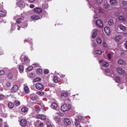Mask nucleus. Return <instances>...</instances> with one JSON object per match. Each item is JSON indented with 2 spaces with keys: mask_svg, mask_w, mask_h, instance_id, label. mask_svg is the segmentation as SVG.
<instances>
[{
  "mask_svg": "<svg viewBox=\"0 0 127 127\" xmlns=\"http://www.w3.org/2000/svg\"><path fill=\"white\" fill-rule=\"evenodd\" d=\"M70 108L71 106L70 105L64 104L61 106V110L63 111H68Z\"/></svg>",
  "mask_w": 127,
  "mask_h": 127,
  "instance_id": "obj_1",
  "label": "nucleus"
},
{
  "mask_svg": "<svg viewBox=\"0 0 127 127\" xmlns=\"http://www.w3.org/2000/svg\"><path fill=\"white\" fill-rule=\"evenodd\" d=\"M94 11L95 13L97 14H101L103 12V11L101 8L99 7L96 8L95 7H94Z\"/></svg>",
  "mask_w": 127,
  "mask_h": 127,
  "instance_id": "obj_2",
  "label": "nucleus"
},
{
  "mask_svg": "<svg viewBox=\"0 0 127 127\" xmlns=\"http://www.w3.org/2000/svg\"><path fill=\"white\" fill-rule=\"evenodd\" d=\"M96 24L100 28L102 27L103 26L102 21L100 19H98L96 21Z\"/></svg>",
  "mask_w": 127,
  "mask_h": 127,
  "instance_id": "obj_3",
  "label": "nucleus"
},
{
  "mask_svg": "<svg viewBox=\"0 0 127 127\" xmlns=\"http://www.w3.org/2000/svg\"><path fill=\"white\" fill-rule=\"evenodd\" d=\"M18 86L16 85H14L11 89V93H14L16 92L18 90Z\"/></svg>",
  "mask_w": 127,
  "mask_h": 127,
  "instance_id": "obj_4",
  "label": "nucleus"
},
{
  "mask_svg": "<svg viewBox=\"0 0 127 127\" xmlns=\"http://www.w3.org/2000/svg\"><path fill=\"white\" fill-rule=\"evenodd\" d=\"M117 72L120 74H122L124 75H125L126 74V73L124 71L120 68H117Z\"/></svg>",
  "mask_w": 127,
  "mask_h": 127,
  "instance_id": "obj_5",
  "label": "nucleus"
},
{
  "mask_svg": "<svg viewBox=\"0 0 127 127\" xmlns=\"http://www.w3.org/2000/svg\"><path fill=\"white\" fill-rule=\"evenodd\" d=\"M34 12L37 13H41L42 11V10L38 7H36L34 8L33 9Z\"/></svg>",
  "mask_w": 127,
  "mask_h": 127,
  "instance_id": "obj_6",
  "label": "nucleus"
},
{
  "mask_svg": "<svg viewBox=\"0 0 127 127\" xmlns=\"http://www.w3.org/2000/svg\"><path fill=\"white\" fill-rule=\"evenodd\" d=\"M5 107L3 104H0V111L2 112H4L5 111Z\"/></svg>",
  "mask_w": 127,
  "mask_h": 127,
  "instance_id": "obj_7",
  "label": "nucleus"
},
{
  "mask_svg": "<svg viewBox=\"0 0 127 127\" xmlns=\"http://www.w3.org/2000/svg\"><path fill=\"white\" fill-rule=\"evenodd\" d=\"M21 126L22 127H25L26 125L27 122L25 119H22L20 121Z\"/></svg>",
  "mask_w": 127,
  "mask_h": 127,
  "instance_id": "obj_8",
  "label": "nucleus"
},
{
  "mask_svg": "<svg viewBox=\"0 0 127 127\" xmlns=\"http://www.w3.org/2000/svg\"><path fill=\"white\" fill-rule=\"evenodd\" d=\"M36 117L38 119L43 120H45L46 118V116L42 114L37 115L36 116Z\"/></svg>",
  "mask_w": 127,
  "mask_h": 127,
  "instance_id": "obj_9",
  "label": "nucleus"
},
{
  "mask_svg": "<svg viewBox=\"0 0 127 127\" xmlns=\"http://www.w3.org/2000/svg\"><path fill=\"white\" fill-rule=\"evenodd\" d=\"M104 31L108 35L111 32L110 29L107 27H106L104 28Z\"/></svg>",
  "mask_w": 127,
  "mask_h": 127,
  "instance_id": "obj_10",
  "label": "nucleus"
},
{
  "mask_svg": "<svg viewBox=\"0 0 127 127\" xmlns=\"http://www.w3.org/2000/svg\"><path fill=\"white\" fill-rule=\"evenodd\" d=\"M35 87L36 88L38 89H42L43 88L42 85L39 83H37L36 84Z\"/></svg>",
  "mask_w": 127,
  "mask_h": 127,
  "instance_id": "obj_11",
  "label": "nucleus"
},
{
  "mask_svg": "<svg viewBox=\"0 0 127 127\" xmlns=\"http://www.w3.org/2000/svg\"><path fill=\"white\" fill-rule=\"evenodd\" d=\"M64 124L66 125H68L70 124L71 123L70 120L68 118H65L64 119Z\"/></svg>",
  "mask_w": 127,
  "mask_h": 127,
  "instance_id": "obj_12",
  "label": "nucleus"
},
{
  "mask_svg": "<svg viewBox=\"0 0 127 127\" xmlns=\"http://www.w3.org/2000/svg\"><path fill=\"white\" fill-rule=\"evenodd\" d=\"M118 64L120 65H124L126 63L124 61L120 59L118 61Z\"/></svg>",
  "mask_w": 127,
  "mask_h": 127,
  "instance_id": "obj_13",
  "label": "nucleus"
},
{
  "mask_svg": "<svg viewBox=\"0 0 127 127\" xmlns=\"http://www.w3.org/2000/svg\"><path fill=\"white\" fill-rule=\"evenodd\" d=\"M110 3L111 5L115 6L117 4V1L116 0H110Z\"/></svg>",
  "mask_w": 127,
  "mask_h": 127,
  "instance_id": "obj_14",
  "label": "nucleus"
},
{
  "mask_svg": "<svg viewBox=\"0 0 127 127\" xmlns=\"http://www.w3.org/2000/svg\"><path fill=\"white\" fill-rule=\"evenodd\" d=\"M17 4L21 7H24L25 5V3L22 1H20L17 2Z\"/></svg>",
  "mask_w": 127,
  "mask_h": 127,
  "instance_id": "obj_15",
  "label": "nucleus"
},
{
  "mask_svg": "<svg viewBox=\"0 0 127 127\" xmlns=\"http://www.w3.org/2000/svg\"><path fill=\"white\" fill-rule=\"evenodd\" d=\"M118 27L122 31H125L126 29V27L122 24H120L118 26Z\"/></svg>",
  "mask_w": 127,
  "mask_h": 127,
  "instance_id": "obj_16",
  "label": "nucleus"
},
{
  "mask_svg": "<svg viewBox=\"0 0 127 127\" xmlns=\"http://www.w3.org/2000/svg\"><path fill=\"white\" fill-rule=\"evenodd\" d=\"M58 107V105L57 103L54 102L51 105V108L54 109H56Z\"/></svg>",
  "mask_w": 127,
  "mask_h": 127,
  "instance_id": "obj_17",
  "label": "nucleus"
},
{
  "mask_svg": "<svg viewBox=\"0 0 127 127\" xmlns=\"http://www.w3.org/2000/svg\"><path fill=\"white\" fill-rule=\"evenodd\" d=\"M6 11H0V16L1 17H3L6 15Z\"/></svg>",
  "mask_w": 127,
  "mask_h": 127,
  "instance_id": "obj_18",
  "label": "nucleus"
},
{
  "mask_svg": "<svg viewBox=\"0 0 127 127\" xmlns=\"http://www.w3.org/2000/svg\"><path fill=\"white\" fill-rule=\"evenodd\" d=\"M122 38V37L120 35H118L116 36L115 40L117 41H118Z\"/></svg>",
  "mask_w": 127,
  "mask_h": 127,
  "instance_id": "obj_19",
  "label": "nucleus"
},
{
  "mask_svg": "<svg viewBox=\"0 0 127 127\" xmlns=\"http://www.w3.org/2000/svg\"><path fill=\"white\" fill-rule=\"evenodd\" d=\"M97 30L95 29L94 30V32L92 35V37L93 38H95L97 35Z\"/></svg>",
  "mask_w": 127,
  "mask_h": 127,
  "instance_id": "obj_20",
  "label": "nucleus"
},
{
  "mask_svg": "<svg viewBox=\"0 0 127 127\" xmlns=\"http://www.w3.org/2000/svg\"><path fill=\"white\" fill-rule=\"evenodd\" d=\"M31 18L33 19L37 20L39 19V16L37 15H34L32 16L31 17Z\"/></svg>",
  "mask_w": 127,
  "mask_h": 127,
  "instance_id": "obj_21",
  "label": "nucleus"
},
{
  "mask_svg": "<svg viewBox=\"0 0 127 127\" xmlns=\"http://www.w3.org/2000/svg\"><path fill=\"white\" fill-rule=\"evenodd\" d=\"M8 106L9 108H12L14 106V104L11 102H10L8 103Z\"/></svg>",
  "mask_w": 127,
  "mask_h": 127,
  "instance_id": "obj_22",
  "label": "nucleus"
},
{
  "mask_svg": "<svg viewBox=\"0 0 127 127\" xmlns=\"http://www.w3.org/2000/svg\"><path fill=\"white\" fill-rule=\"evenodd\" d=\"M18 67L20 73H21L24 70L23 66L22 65H19Z\"/></svg>",
  "mask_w": 127,
  "mask_h": 127,
  "instance_id": "obj_23",
  "label": "nucleus"
},
{
  "mask_svg": "<svg viewBox=\"0 0 127 127\" xmlns=\"http://www.w3.org/2000/svg\"><path fill=\"white\" fill-rule=\"evenodd\" d=\"M118 18L121 21H126V19L125 18V17L122 16H120Z\"/></svg>",
  "mask_w": 127,
  "mask_h": 127,
  "instance_id": "obj_24",
  "label": "nucleus"
},
{
  "mask_svg": "<svg viewBox=\"0 0 127 127\" xmlns=\"http://www.w3.org/2000/svg\"><path fill=\"white\" fill-rule=\"evenodd\" d=\"M25 62L26 63H29L30 61L29 59L27 57L25 56H24L23 57Z\"/></svg>",
  "mask_w": 127,
  "mask_h": 127,
  "instance_id": "obj_25",
  "label": "nucleus"
},
{
  "mask_svg": "<svg viewBox=\"0 0 127 127\" xmlns=\"http://www.w3.org/2000/svg\"><path fill=\"white\" fill-rule=\"evenodd\" d=\"M68 93L67 92H64L61 93V95L62 96H64L65 97H67V96Z\"/></svg>",
  "mask_w": 127,
  "mask_h": 127,
  "instance_id": "obj_26",
  "label": "nucleus"
},
{
  "mask_svg": "<svg viewBox=\"0 0 127 127\" xmlns=\"http://www.w3.org/2000/svg\"><path fill=\"white\" fill-rule=\"evenodd\" d=\"M96 42L98 44H100L102 42V40L100 38L98 37L97 39Z\"/></svg>",
  "mask_w": 127,
  "mask_h": 127,
  "instance_id": "obj_27",
  "label": "nucleus"
},
{
  "mask_svg": "<svg viewBox=\"0 0 127 127\" xmlns=\"http://www.w3.org/2000/svg\"><path fill=\"white\" fill-rule=\"evenodd\" d=\"M30 98L32 100H34L36 98V95H31Z\"/></svg>",
  "mask_w": 127,
  "mask_h": 127,
  "instance_id": "obj_28",
  "label": "nucleus"
},
{
  "mask_svg": "<svg viewBox=\"0 0 127 127\" xmlns=\"http://www.w3.org/2000/svg\"><path fill=\"white\" fill-rule=\"evenodd\" d=\"M21 111L23 112H26L28 110V109L26 107H23L21 109Z\"/></svg>",
  "mask_w": 127,
  "mask_h": 127,
  "instance_id": "obj_29",
  "label": "nucleus"
},
{
  "mask_svg": "<svg viewBox=\"0 0 127 127\" xmlns=\"http://www.w3.org/2000/svg\"><path fill=\"white\" fill-rule=\"evenodd\" d=\"M7 77L9 79H11L13 77V75L11 73H9L8 74Z\"/></svg>",
  "mask_w": 127,
  "mask_h": 127,
  "instance_id": "obj_30",
  "label": "nucleus"
},
{
  "mask_svg": "<svg viewBox=\"0 0 127 127\" xmlns=\"http://www.w3.org/2000/svg\"><path fill=\"white\" fill-rule=\"evenodd\" d=\"M11 85V83L9 81H7L6 82L5 86L7 87H10Z\"/></svg>",
  "mask_w": 127,
  "mask_h": 127,
  "instance_id": "obj_31",
  "label": "nucleus"
},
{
  "mask_svg": "<svg viewBox=\"0 0 127 127\" xmlns=\"http://www.w3.org/2000/svg\"><path fill=\"white\" fill-rule=\"evenodd\" d=\"M95 53L98 55H101L102 53V52L100 50H97L95 51Z\"/></svg>",
  "mask_w": 127,
  "mask_h": 127,
  "instance_id": "obj_32",
  "label": "nucleus"
},
{
  "mask_svg": "<svg viewBox=\"0 0 127 127\" xmlns=\"http://www.w3.org/2000/svg\"><path fill=\"white\" fill-rule=\"evenodd\" d=\"M103 66L105 67H107L109 65L106 62H104L102 64Z\"/></svg>",
  "mask_w": 127,
  "mask_h": 127,
  "instance_id": "obj_33",
  "label": "nucleus"
},
{
  "mask_svg": "<svg viewBox=\"0 0 127 127\" xmlns=\"http://www.w3.org/2000/svg\"><path fill=\"white\" fill-rule=\"evenodd\" d=\"M54 119L55 121H56L57 123L58 122L61 121V119L59 118H58L57 117H54Z\"/></svg>",
  "mask_w": 127,
  "mask_h": 127,
  "instance_id": "obj_34",
  "label": "nucleus"
},
{
  "mask_svg": "<svg viewBox=\"0 0 127 127\" xmlns=\"http://www.w3.org/2000/svg\"><path fill=\"white\" fill-rule=\"evenodd\" d=\"M36 72L37 74H40L42 72V70L40 68H38L36 70Z\"/></svg>",
  "mask_w": 127,
  "mask_h": 127,
  "instance_id": "obj_35",
  "label": "nucleus"
},
{
  "mask_svg": "<svg viewBox=\"0 0 127 127\" xmlns=\"http://www.w3.org/2000/svg\"><path fill=\"white\" fill-rule=\"evenodd\" d=\"M14 103L16 105L18 106L20 105V102L18 101H15L14 102Z\"/></svg>",
  "mask_w": 127,
  "mask_h": 127,
  "instance_id": "obj_36",
  "label": "nucleus"
},
{
  "mask_svg": "<svg viewBox=\"0 0 127 127\" xmlns=\"http://www.w3.org/2000/svg\"><path fill=\"white\" fill-rule=\"evenodd\" d=\"M24 90L26 93H27L29 92V88L27 86H25L24 87Z\"/></svg>",
  "mask_w": 127,
  "mask_h": 127,
  "instance_id": "obj_37",
  "label": "nucleus"
},
{
  "mask_svg": "<svg viewBox=\"0 0 127 127\" xmlns=\"http://www.w3.org/2000/svg\"><path fill=\"white\" fill-rule=\"evenodd\" d=\"M115 80L117 83H119L120 81V79L119 77H116L115 79Z\"/></svg>",
  "mask_w": 127,
  "mask_h": 127,
  "instance_id": "obj_38",
  "label": "nucleus"
},
{
  "mask_svg": "<svg viewBox=\"0 0 127 127\" xmlns=\"http://www.w3.org/2000/svg\"><path fill=\"white\" fill-rule=\"evenodd\" d=\"M37 94L38 95L40 96L43 95L44 94V92L39 91L37 92Z\"/></svg>",
  "mask_w": 127,
  "mask_h": 127,
  "instance_id": "obj_39",
  "label": "nucleus"
},
{
  "mask_svg": "<svg viewBox=\"0 0 127 127\" xmlns=\"http://www.w3.org/2000/svg\"><path fill=\"white\" fill-rule=\"evenodd\" d=\"M108 24L110 25H112L113 24V21L112 19H110L108 22Z\"/></svg>",
  "mask_w": 127,
  "mask_h": 127,
  "instance_id": "obj_40",
  "label": "nucleus"
},
{
  "mask_svg": "<svg viewBox=\"0 0 127 127\" xmlns=\"http://www.w3.org/2000/svg\"><path fill=\"white\" fill-rule=\"evenodd\" d=\"M42 7L44 9L47 8L48 7V4L47 3H45L42 5Z\"/></svg>",
  "mask_w": 127,
  "mask_h": 127,
  "instance_id": "obj_41",
  "label": "nucleus"
},
{
  "mask_svg": "<svg viewBox=\"0 0 127 127\" xmlns=\"http://www.w3.org/2000/svg\"><path fill=\"white\" fill-rule=\"evenodd\" d=\"M100 15V14H96L95 15H94V18L96 19L99 18V17Z\"/></svg>",
  "mask_w": 127,
  "mask_h": 127,
  "instance_id": "obj_42",
  "label": "nucleus"
},
{
  "mask_svg": "<svg viewBox=\"0 0 127 127\" xmlns=\"http://www.w3.org/2000/svg\"><path fill=\"white\" fill-rule=\"evenodd\" d=\"M40 80V78L37 77L33 81L34 82L39 81Z\"/></svg>",
  "mask_w": 127,
  "mask_h": 127,
  "instance_id": "obj_43",
  "label": "nucleus"
},
{
  "mask_svg": "<svg viewBox=\"0 0 127 127\" xmlns=\"http://www.w3.org/2000/svg\"><path fill=\"white\" fill-rule=\"evenodd\" d=\"M122 4L124 6H127V1L124 0L123 1Z\"/></svg>",
  "mask_w": 127,
  "mask_h": 127,
  "instance_id": "obj_44",
  "label": "nucleus"
},
{
  "mask_svg": "<svg viewBox=\"0 0 127 127\" xmlns=\"http://www.w3.org/2000/svg\"><path fill=\"white\" fill-rule=\"evenodd\" d=\"M46 123L47 127H53L51 125L50 123L49 122H46Z\"/></svg>",
  "mask_w": 127,
  "mask_h": 127,
  "instance_id": "obj_45",
  "label": "nucleus"
},
{
  "mask_svg": "<svg viewBox=\"0 0 127 127\" xmlns=\"http://www.w3.org/2000/svg\"><path fill=\"white\" fill-rule=\"evenodd\" d=\"M54 81L55 82L57 83L58 82V79L57 77V76H55L53 79Z\"/></svg>",
  "mask_w": 127,
  "mask_h": 127,
  "instance_id": "obj_46",
  "label": "nucleus"
},
{
  "mask_svg": "<svg viewBox=\"0 0 127 127\" xmlns=\"http://www.w3.org/2000/svg\"><path fill=\"white\" fill-rule=\"evenodd\" d=\"M22 20V19L21 18L18 19L17 20V23L18 24L20 23L21 22Z\"/></svg>",
  "mask_w": 127,
  "mask_h": 127,
  "instance_id": "obj_47",
  "label": "nucleus"
},
{
  "mask_svg": "<svg viewBox=\"0 0 127 127\" xmlns=\"http://www.w3.org/2000/svg\"><path fill=\"white\" fill-rule=\"evenodd\" d=\"M56 114L60 116H63L64 115V114L63 113L59 112L57 113Z\"/></svg>",
  "mask_w": 127,
  "mask_h": 127,
  "instance_id": "obj_48",
  "label": "nucleus"
},
{
  "mask_svg": "<svg viewBox=\"0 0 127 127\" xmlns=\"http://www.w3.org/2000/svg\"><path fill=\"white\" fill-rule=\"evenodd\" d=\"M4 97V96L2 94H0V100L3 99Z\"/></svg>",
  "mask_w": 127,
  "mask_h": 127,
  "instance_id": "obj_49",
  "label": "nucleus"
},
{
  "mask_svg": "<svg viewBox=\"0 0 127 127\" xmlns=\"http://www.w3.org/2000/svg\"><path fill=\"white\" fill-rule=\"evenodd\" d=\"M4 73V71L3 70H0V76L3 74Z\"/></svg>",
  "mask_w": 127,
  "mask_h": 127,
  "instance_id": "obj_50",
  "label": "nucleus"
},
{
  "mask_svg": "<svg viewBox=\"0 0 127 127\" xmlns=\"http://www.w3.org/2000/svg\"><path fill=\"white\" fill-rule=\"evenodd\" d=\"M115 16L116 17H118L120 15V13L118 12H116L115 13Z\"/></svg>",
  "mask_w": 127,
  "mask_h": 127,
  "instance_id": "obj_51",
  "label": "nucleus"
},
{
  "mask_svg": "<svg viewBox=\"0 0 127 127\" xmlns=\"http://www.w3.org/2000/svg\"><path fill=\"white\" fill-rule=\"evenodd\" d=\"M40 110V108L39 107L35 109L36 112H38Z\"/></svg>",
  "mask_w": 127,
  "mask_h": 127,
  "instance_id": "obj_52",
  "label": "nucleus"
},
{
  "mask_svg": "<svg viewBox=\"0 0 127 127\" xmlns=\"http://www.w3.org/2000/svg\"><path fill=\"white\" fill-rule=\"evenodd\" d=\"M124 45L125 48L127 49V40L126 41L125 43L124 44Z\"/></svg>",
  "mask_w": 127,
  "mask_h": 127,
  "instance_id": "obj_53",
  "label": "nucleus"
},
{
  "mask_svg": "<svg viewBox=\"0 0 127 127\" xmlns=\"http://www.w3.org/2000/svg\"><path fill=\"white\" fill-rule=\"evenodd\" d=\"M109 5L107 4H106L104 5V7L105 8H107L109 7Z\"/></svg>",
  "mask_w": 127,
  "mask_h": 127,
  "instance_id": "obj_54",
  "label": "nucleus"
},
{
  "mask_svg": "<svg viewBox=\"0 0 127 127\" xmlns=\"http://www.w3.org/2000/svg\"><path fill=\"white\" fill-rule=\"evenodd\" d=\"M102 0H97V2L98 4H100L102 2Z\"/></svg>",
  "mask_w": 127,
  "mask_h": 127,
  "instance_id": "obj_55",
  "label": "nucleus"
},
{
  "mask_svg": "<svg viewBox=\"0 0 127 127\" xmlns=\"http://www.w3.org/2000/svg\"><path fill=\"white\" fill-rule=\"evenodd\" d=\"M32 69V67L30 66L29 67H28L27 68L28 70L30 71Z\"/></svg>",
  "mask_w": 127,
  "mask_h": 127,
  "instance_id": "obj_56",
  "label": "nucleus"
},
{
  "mask_svg": "<svg viewBox=\"0 0 127 127\" xmlns=\"http://www.w3.org/2000/svg\"><path fill=\"white\" fill-rule=\"evenodd\" d=\"M48 70L47 69H45L44 70V73L45 74H47L48 72Z\"/></svg>",
  "mask_w": 127,
  "mask_h": 127,
  "instance_id": "obj_57",
  "label": "nucleus"
},
{
  "mask_svg": "<svg viewBox=\"0 0 127 127\" xmlns=\"http://www.w3.org/2000/svg\"><path fill=\"white\" fill-rule=\"evenodd\" d=\"M38 126L40 127H42L43 126V124L42 123H41Z\"/></svg>",
  "mask_w": 127,
  "mask_h": 127,
  "instance_id": "obj_58",
  "label": "nucleus"
},
{
  "mask_svg": "<svg viewBox=\"0 0 127 127\" xmlns=\"http://www.w3.org/2000/svg\"><path fill=\"white\" fill-rule=\"evenodd\" d=\"M107 57L109 60L111 59V55L110 54H109L107 55Z\"/></svg>",
  "mask_w": 127,
  "mask_h": 127,
  "instance_id": "obj_59",
  "label": "nucleus"
},
{
  "mask_svg": "<svg viewBox=\"0 0 127 127\" xmlns=\"http://www.w3.org/2000/svg\"><path fill=\"white\" fill-rule=\"evenodd\" d=\"M23 25H24V28L25 27H27V24L26 22H25V24H24Z\"/></svg>",
  "mask_w": 127,
  "mask_h": 127,
  "instance_id": "obj_60",
  "label": "nucleus"
},
{
  "mask_svg": "<svg viewBox=\"0 0 127 127\" xmlns=\"http://www.w3.org/2000/svg\"><path fill=\"white\" fill-rule=\"evenodd\" d=\"M78 118L79 119L81 120H83V118L81 116H79L78 117Z\"/></svg>",
  "mask_w": 127,
  "mask_h": 127,
  "instance_id": "obj_61",
  "label": "nucleus"
},
{
  "mask_svg": "<svg viewBox=\"0 0 127 127\" xmlns=\"http://www.w3.org/2000/svg\"><path fill=\"white\" fill-rule=\"evenodd\" d=\"M103 45L104 47H106L107 46V44L105 42H104L103 43Z\"/></svg>",
  "mask_w": 127,
  "mask_h": 127,
  "instance_id": "obj_62",
  "label": "nucleus"
},
{
  "mask_svg": "<svg viewBox=\"0 0 127 127\" xmlns=\"http://www.w3.org/2000/svg\"><path fill=\"white\" fill-rule=\"evenodd\" d=\"M34 5L33 4H31L30 5V6L31 8H33L34 7Z\"/></svg>",
  "mask_w": 127,
  "mask_h": 127,
  "instance_id": "obj_63",
  "label": "nucleus"
},
{
  "mask_svg": "<svg viewBox=\"0 0 127 127\" xmlns=\"http://www.w3.org/2000/svg\"><path fill=\"white\" fill-rule=\"evenodd\" d=\"M123 34L124 35H125V36H127V32H124V33Z\"/></svg>",
  "mask_w": 127,
  "mask_h": 127,
  "instance_id": "obj_64",
  "label": "nucleus"
}]
</instances>
